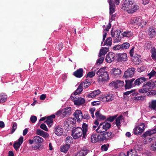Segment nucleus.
I'll return each mask as SVG.
<instances>
[{"label":"nucleus","instance_id":"28","mask_svg":"<svg viewBox=\"0 0 156 156\" xmlns=\"http://www.w3.org/2000/svg\"><path fill=\"white\" fill-rule=\"evenodd\" d=\"M83 69L82 68H80L74 72V75L77 77L80 78L83 76Z\"/></svg>","mask_w":156,"mask_h":156},{"label":"nucleus","instance_id":"45","mask_svg":"<svg viewBox=\"0 0 156 156\" xmlns=\"http://www.w3.org/2000/svg\"><path fill=\"white\" fill-rule=\"evenodd\" d=\"M53 122V119L51 117H48L45 121V123L49 126H51Z\"/></svg>","mask_w":156,"mask_h":156},{"label":"nucleus","instance_id":"8","mask_svg":"<svg viewBox=\"0 0 156 156\" xmlns=\"http://www.w3.org/2000/svg\"><path fill=\"white\" fill-rule=\"evenodd\" d=\"M114 99V97L110 94L104 95L98 98V99L105 103L110 101Z\"/></svg>","mask_w":156,"mask_h":156},{"label":"nucleus","instance_id":"54","mask_svg":"<svg viewBox=\"0 0 156 156\" xmlns=\"http://www.w3.org/2000/svg\"><path fill=\"white\" fill-rule=\"evenodd\" d=\"M95 75V73L94 71L89 72L87 74V77L90 78H92Z\"/></svg>","mask_w":156,"mask_h":156},{"label":"nucleus","instance_id":"2","mask_svg":"<svg viewBox=\"0 0 156 156\" xmlns=\"http://www.w3.org/2000/svg\"><path fill=\"white\" fill-rule=\"evenodd\" d=\"M87 125L83 123L82 129L80 127H77L72 130V135L75 139L81 137L83 135V138H84L87 131Z\"/></svg>","mask_w":156,"mask_h":156},{"label":"nucleus","instance_id":"43","mask_svg":"<svg viewBox=\"0 0 156 156\" xmlns=\"http://www.w3.org/2000/svg\"><path fill=\"white\" fill-rule=\"evenodd\" d=\"M124 37H130L133 35V33L131 31H126L123 32L122 34Z\"/></svg>","mask_w":156,"mask_h":156},{"label":"nucleus","instance_id":"37","mask_svg":"<svg viewBox=\"0 0 156 156\" xmlns=\"http://www.w3.org/2000/svg\"><path fill=\"white\" fill-rule=\"evenodd\" d=\"M123 119V116L121 115L117 117L115 120L116 124L118 127L120 126V121Z\"/></svg>","mask_w":156,"mask_h":156},{"label":"nucleus","instance_id":"57","mask_svg":"<svg viewBox=\"0 0 156 156\" xmlns=\"http://www.w3.org/2000/svg\"><path fill=\"white\" fill-rule=\"evenodd\" d=\"M108 144H104L101 146V150L103 151H106L108 149Z\"/></svg>","mask_w":156,"mask_h":156},{"label":"nucleus","instance_id":"11","mask_svg":"<svg viewBox=\"0 0 156 156\" xmlns=\"http://www.w3.org/2000/svg\"><path fill=\"white\" fill-rule=\"evenodd\" d=\"M121 31L119 30L115 31L114 33L111 32V35L112 37H114V41L115 42H118L120 41L121 39Z\"/></svg>","mask_w":156,"mask_h":156},{"label":"nucleus","instance_id":"9","mask_svg":"<svg viewBox=\"0 0 156 156\" xmlns=\"http://www.w3.org/2000/svg\"><path fill=\"white\" fill-rule=\"evenodd\" d=\"M124 82L119 80H116L111 82L109 84V86L117 89L121 86H124Z\"/></svg>","mask_w":156,"mask_h":156},{"label":"nucleus","instance_id":"16","mask_svg":"<svg viewBox=\"0 0 156 156\" xmlns=\"http://www.w3.org/2000/svg\"><path fill=\"white\" fill-rule=\"evenodd\" d=\"M73 115L78 121H80L83 119V114L80 110H76L74 112Z\"/></svg>","mask_w":156,"mask_h":156},{"label":"nucleus","instance_id":"42","mask_svg":"<svg viewBox=\"0 0 156 156\" xmlns=\"http://www.w3.org/2000/svg\"><path fill=\"white\" fill-rule=\"evenodd\" d=\"M7 96L4 93H2L0 96V103L5 102L7 99Z\"/></svg>","mask_w":156,"mask_h":156},{"label":"nucleus","instance_id":"26","mask_svg":"<svg viewBox=\"0 0 156 156\" xmlns=\"http://www.w3.org/2000/svg\"><path fill=\"white\" fill-rule=\"evenodd\" d=\"M108 51V48L106 47L101 48L98 55L99 57L104 56L105 54Z\"/></svg>","mask_w":156,"mask_h":156},{"label":"nucleus","instance_id":"59","mask_svg":"<svg viewBox=\"0 0 156 156\" xmlns=\"http://www.w3.org/2000/svg\"><path fill=\"white\" fill-rule=\"evenodd\" d=\"M40 128L43 129V130L46 131H48V129L46 126V125L44 124L43 123L40 126Z\"/></svg>","mask_w":156,"mask_h":156},{"label":"nucleus","instance_id":"53","mask_svg":"<svg viewBox=\"0 0 156 156\" xmlns=\"http://www.w3.org/2000/svg\"><path fill=\"white\" fill-rule=\"evenodd\" d=\"M113 49L115 50H119L122 49L121 45H117L114 46L113 48Z\"/></svg>","mask_w":156,"mask_h":156},{"label":"nucleus","instance_id":"18","mask_svg":"<svg viewBox=\"0 0 156 156\" xmlns=\"http://www.w3.org/2000/svg\"><path fill=\"white\" fill-rule=\"evenodd\" d=\"M54 132L58 136L62 135L63 133V130L60 126H58L55 127Z\"/></svg>","mask_w":156,"mask_h":156},{"label":"nucleus","instance_id":"32","mask_svg":"<svg viewBox=\"0 0 156 156\" xmlns=\"http://www.w3.org/2000/svg\"><path fill=\"white\" fill-rule=\"evenodd\" d=\"M153 46L152 43L150 41H146L145 42L144 47L147 50L152 48Z\"/></svg>","mask_w":156,"mask_h":156},{"label":"nucleus","instance_id":"58","mask_svg":"<svg viewBox=\"0 0 156 156\" xmlns=\"http://www.w3.org/2000/svg\"><path fill=\"white\" fill-rule=\"evenodd\" d=\"M142 147L140 145L137 144L135 145L134 147V148L133 150H135L136 151V150L140 151L141 150Z\"/></svg>","mask_w":156,"mask_h":156},{"label":"nucleus","instance_id":"12","mask_svg":"<svg viewBox=\"0 0 156 156\" xmlns=\"http://www.w3.org/2000/svg\"><path fill=\"white\" fill-rule=\"evenodd\" d=\"M110 72L111 75L116 78L119 76L122 73L121 70L118 68H113L111 69Z\"/></svg>","mask_w":156,"mask_h":156},{"label":"nucleus","instance_id":"13","mask_svg":"<svg viewBox=\"0 0 156 156\" xmlns=\"http://www.w3.org/2000/svg\"><path fill=\"white\" fill-rule=\"evenodd\" d=\"M130 23L133 24H137L140 26L142 23V18L140 17H132L130 21Z\"/></svg>","mask_w":156,"mask_h":156},{"label":"nucleus","instance_id":"10","mask_svg":"<svg viewBox=\"0 0 156 156\" xmlns=\"http://www.w3.org/2000/svg\"><path fill=\"white\" fill-rule=\"evenodd\" d=\"M135 70V69L133 67L128 69L124 72L123 76L126 78L132 77L134 75Z\"/></svg>","mask_w":156,"mask_h":156},{"label":"nucleus","instance_id":"35","mask_svg":"<svg viewBox=\"0 0 156 156\" xmlns=\"http://www.w3.org/2000/svg\"><path fill=\"white\" fill-rule=\"evenodd\" d=\"M95 115L96 118L98 119H105V116L101 114L99 111H98L95 113Z\"/></svg>","mask_w":156,"mask_h":156},{"label":"nucleus","instance_id":"39","mask_svg":"<svg viewBox=\"0 0 156 156\" xmlns=\"http://www.w3.org/2000/svg\"><path fill=\"white\" fill-rule=\"evenodd\" d=\"M151 57L154 60H156V49L154 48L151 50Z\"/></svg>","mask_w":156,"mask_h":156},{"label":"nucleus","instance_id":"41","mask_svg":"<svg viewBox=\"0 0 156 156\" xmlns=\"http://www.w3.org/2000/svg\"><path fill=\"white\" fill-rule=\"evenodd\" d=\"M127 154L128 156H138L135 150L133 149H131L130 151H127Z\"/></svg>","mask_w":156,"mask_h":156},{"label":"nucleus","instance_id":"15","mask_svg":"<svg viewBox=\"0 0 156 156\" xmlns=\"http://www.w3.org/2000/svg\"><path fill=\"white\" fill-rule=\"evenodd\" d=\"M23 137L21 136L18 140V141H16L13 144V147L17 151L22 144L23 141Z\"/></svg>","mask_w":156,"mask_h":156},{"label":"nucleus","instance_id":"50","mask_svg":"<svg viewBox=\"0 0 156 156\" xmlns=\"http://www.w3.org/2000/svg\"><path fill=\"white\" fill-rule=\"evenodd\" d=\"M156 73V72L154 70H153L151 71L147 75L148 76H149V79H150L151 77L154 76Z\"/></svg>","mask_w":156,"mask_h":156},{"label":"nucleus","instance_id":"14","mask_svg":"<svg viewBox=\"0 0 156 156\" xmlns=\"http://www.w3.org/2000/svg\"><path fill=\"white\" fill-rule=\"evenodd\" d=\"M147 78H146L144 77L139 78L134 81V83L133 84V86L135 87L136 86H139L144 82H145L147 81Z\"/></svg>","mask_w":156,"mask_h":156},{"label":"nucleus","instance_id":"48","mask_svg":"<svg viewBox=\"0 0 156 156\" xmlns=\"http://www.w3.org/2000/svg\"><path fill=\"white\" fill-rule=\"evenodd\" d=\"M122 49H126L129 48L130 46L128 42H125L123 43L121 45Z\"/></svg>","mask_w":156,"mask_h":156},{"label":"nucleus","instance_id":"17","mask_svg":"<svg viewBox=\"0 0 156 156\" xmlns=\"http://www.w3.org/2000/svg\"><path fill=\"white\" fill-rule=\"evenodd\" d=\"M115 54L112 52H110L106 55L105 60L108 63H111L115 59Z\"/></svg>","mask_w":156,"mask_h":156},{"label":"nucleus","instance_id":"22","mask_svg":"<svg viewBox=\"0 0 156 156\" xmlns=\"http://www.w3.org/2000/svg\"><path fill=\"white\" fill-rule=\"evenodd\" d=\"M85 99L81 97H78L74 101V104L75 105H80L84 103Z\"/></svg>","mask_w":156,"mask_h":156},{"label":"nucleus","instance_id":"55","mask_svg":"<svg viewBox=\"0 0 156 156\" xmlns=\"http://www.w3.org/2000/svg\"><path fill=\"white\" fill-rule=\"evenodd\" d=\"M95 111V108H91L89 110V111L91 114V116L93 118H94V112Z\"/></svg>","mask_w":156,"mask_h":156},{"label":"nucleus","instance_id":"61","mask_svg":"<svg viewBox=\"0 0 156 156\" xmlns=\"http://www.w3.org/2000/svg\"><path fill=\"white\" fill-rule=\"evenodd\" d=\"M151 149L152 150L156 151V142H154L151 146Z\"/></svg>","mask_w":156,"mask_h":156},{"label":"nucleus","instance_id":"40","mask_svg":"<svg viewBox=\"0 0 156 156\" xmlns=\"http://www.w3.org/2000/svg\"><path fill=\"white\" fill-rule=\"evenodd\" d=\"M98 135L97 136L94 134H92L91 136V142L93 143H95L98 141L99 140V139L98 138Z\"/></svg>","mask_w":156,"mask_h":156},{"label":"nucleus","instance_id":"62","mask_svg":"<svg viewBox=\"0 0 156 156\" xmlns=\"http://www.w3.org/2000/svg\"><path fill=\"white\" fill-rule=\"evenodd\" d=\"M116 117L115 116H114L109 117L108 119V120L110 122H112Z\"/></svg>","mask_w":156,"mask_h":156},{"label":"nucleus","instance_id":"64","mask_svg":"<svg viewBox=\"0 0 156 156\" xmlns=\"http://www.w3.org/2000/svg\"><path fill=\"white\" fill-rule=\"evenodd\" d=\"M89 117V115L87 113L85 114L83 116V119H88Z\"/></svg>","mask_w":156,"mask_h":156},{"label":"nucleus","instance_id":"33","mask_svg":"<svg viewBox=\"0 0 156 156\" xmlns=\"http://www.w3.org/2000/svg\"><path fill=\"white\" fill-rule=\"evenodd\" d=\"M34 141L36 144H41L43 142V139L39 136H36L34 137Z\"/></svg>","mask_w":156,"mask_h":156},{"label":"nucleus","instance_id":"30","mask_svg":"<svg viewBox=\"0 0 156 156\" xmlns=\"http://www.w3.org/2000/svg\"><path fill=\"white\" fill-rule=\"evenodd\" d=\"M134 80V79H133L129 80H126V84L125 85L126 89L130 88L132 87H134L133 86V83Z\"/></svg>","mask_w":156,"mask_h":156},{"label":"nucleus","instance_id":"21","mask_svg":"<svg viewBox=\"0 0 156 156\" xmlns=\"http://www.w3.org/2000/svg\"><path fill=\"white\" fill-rule=\"evenodd\" d=\"M62 115L64 116L69 115L72 113L71 108L68 107L62 110Z\"/></svg>","mask_w":156,"mask_h":156},{"label":"nucleus","instance_id":"24","mask_svg":"<svg viewBox=\"0 0 156 156\" xmlns=\"http://www.w3.org/2000/svg\"><path fill=\"white\" fill-rule=\"evenodd\" d=\"M148 34L150 37L153 38L156 34V32L154 28L152 27H151L148 29Z\"/></svg>","mask_w":156,"mask_h":156},{"label":"nucleus","instance_id":"38","mask_svg":"<svg viewBox=\"0 0 156 156\" xmlns=\"http://www.w3.org/2000/svg\"><path fill=\"white\" fill-rule=\"evenodd\" d=\"M112 44V39L110 37H108L104 43V45L111 46Z\"/></svg>","mask_w":156,"mask_h":156},{"label":"nucleus","instance_id":"60","mask_svg":"<svg viewBox=\"0 0 156 156\" xmlns=\"http://www.w3.org/2000/svg\"><path fill=\"white\" fill-rule=\"evenodd\" d=\"M111 27V24L109 23H108V25L107 26L106 28L104 29L103 32L104 33H107V32L108 31L109 29H110Z\"/></svg>","mask_w":156,"mask_h":156},{"label":"nucleus","instance_id":"36","mask_svg":"<svg viewBox=\"0 0 156 156\" xmlns=\"http://www.w3.org/2000/svg\"><path fill=\"white\" fill-rule=\"evenodd\" d=\"M105 131H106L111 126V125L109 123L105 122L101 123Z\"/></svg>","mask_w":156,"mask_h":156},{"label":"nucleus","instance_id":"1","mask_svg":"<svg viewBox=\"0 0 156 156\" xmlns=\"http://www.w3.org/2000/svg\"><path fill=\"white\" fill-rule=\"evenodd\" d=\"M139 8L133 0H125L122 5V9L128 13H132L139 9Z\"/></svg>","mask_w":156,"mask_h":156},{"label":"nucleus","instance_id":"44","mask_svg":"<svg viewBox=\"0 0 156 156\" xmlns=\"http://www.w3.org/2000/svg\"><path fill=\"white\" fill-rule=\"evenodd\" d=\"M119 60L121 61H125L127 60V55L126 54L124 53L121 55L119 57Z\"/></svg>","mask_w":156,"mask_h":156},{"label":"nucleus","instance_id":"19","mask_svg":"<svg viewBox=\"0 0 156 156\" xmlns=\"http://www.w3.org/2000/svg\"><path fill=\"white\" fill-rule=\"evenodd\" d=\"M101 93L99 89L94 90L92 92L88 94L87 97L89 98H94L97 96L99 95Z\"/></svg>","mask_w":156,"mask_h":156},{"label":"nucleus","instance_id":"6","mask_svg":"<svg viewBox=\"0 0 156 156\" xmlns=\"http://www.w3.org/2000/svg\"><path fill=\"white\" fill-rule=\"evenodd\" d=\"M145 128L144 124L141 123L134 129V133L137 135H140L144 132Z\"/></svg>","mask_w":156,"mask_h":156},{"label":"nucleus","instance_id":"49","mask_svg":"<svg viewBox=\"0 0 156 156\" xmlns=\"http://www.w3.org/2000/svg\"><path fill=\"white\" fill-rule=\"evenodd\" d=\"M17 128V125L16 123L14 122L12 124L11 133H13Z\"/></svg>","mask_w":156,"mask_h":156},{"label":"nucleus","instance_id":"5","mask_svg":"<svg viewBox=\"0 0 156 156\" xmlns=\"http://www.w3.org/2000/svg\"><path fill=\"white\" fill-rule=\"evenodd\" d=\"M91 84V82H90L88 81L87 80H85V82L83 83H81L78 86L77 90L74 92V94H80L83 90V88L86 89Z\"/></svg>","mask_w":156,"mask_h":156},{"label":"nucleus","instance_id":"63","mask_svg":"<svg viewBox=\"0 0 156 156\" xmlns=\"http://www.w3.org/2000/svg\"><path fill=\"white\" fill-rule=\"evenodd\" d=\"M100 102L99 101H94L91 103V104L93 106L98 105H100Z\"/></svg>","mask_w":156,"mask_h":156},{"label":"nucleus","instance_id":"31","mask_svg":"<svg viewBox=\"0 0 156 156\" xmlns=\"http://www.w3.org/2000/svg\"><path fill=\"white\" fill-rule=\"evenodd\" d=\"M70 147V145L69 144H65L62 145L60 147L61 151L62 152L66 153Z\"/></svg>","mask_w":156,"mask_h":156},{"label":"nucleus","instance_id":"4","mask_svg":"<svg viewBox=\"0 0 156 156\" xmlns=\"http://www.w3.org/2000/svg\"><path fill=\"white\" fill-rule=\"evenodd\" d=\"M154 86L155 84L154 82L152 81L147 82L144 85L142 89H140L139 92L141 93H146L153 89Z\"/></svg>","mask_w":156,"mask_h":156},{"label":"nucleus","instance_id":"20","mask_svg":"<svg viewBox=\"0 0 156 156\" xmlns=\"http://www.w3.org/2000/svg\"><path fill=\"white\" fill-rule=\"evenodd\" d=\"M36 134L40 136H41L44 138H46L48 137L49 135L46 132H44L40 129H37L36 131Z\"/></svg>","mask_w":156,"mask_h":156},{"label":"nucleus","instance_id":"52","mask_svg":"<svg viewBox=\"0 0 156 156\" xmlns=\"http://www.w3.org/2000/svg\"><path fill=\"white\" fill-rule=\"evenodd\" d=\"M100 58L98 59L97 62L98 65H100L102 63L104 59V56L100 57Z\"/></svg>","mask_w":156,"mask_h":156},{"label":"nucleus","instance_id":"23","mask_svg":"<svg viewBox=\"0 0 156 156\" xmlns=\"http://www.w3.org/2000/svg\"><path fill=\"white\" fill-rule=\"evenodd\" d=\"M149 107L151 110L156 111V100H152L150 102Z\"/></svg>","mask_w":156,"mask_h":156},{"label":"nucleus","instance_id":"29","mask_svg":"<svg viewBox=\"0 0 156 156\" xmlns=\"http://www.w3.org/2000/svg\"><path fill=\"white\" fill-rule=\"evenodd\" d=\"M88 152V151L86 149H81L77 154L76 156H85Z\"/></svg>","mask_w":156,"mask_h":156},{"label":"nucleus","instance_id":"51","mask_svg":"<svg viewBox=\"0 0 156 156\" xmlns=\"http://www.w3.org/2000/svg\"><path fill=\"white\" fill-rule=\"evenodd\" d=\"M135 90H133L130 91H127L126 92L124 93V94L125 95H127L130 94L132 93H133V94L134 95H137V94L136 93H133L135 91Z\"/></svg>","mask_w":156,"mask_h":156},{"label":"nucleus","instance_id":"56","mask_svg":"<svg viewBox=\"0 0 156 156\" xmlns=\"http://www.w3.org/2000/svg\"><path fill=\"white\" fill-rule=\"evenodd\" d=\"M37 120V117L35 116H32L30 118V120L32 123H35Z\"/></svg>","mask_w":156,"mask_h":156},{"label":"nucleus","instance_id":"25","mask_svg":"<svg viewBox=\"0 0 156 156\" xmlns=\"http://www.w3.org/2000/svg\"><path fill=\"white\" fill-rule=\"evenodd\" d=\"M155 133H156V128L154 129L149 130L146 132L144 134L143 136L144 137H147Z\"/></svg>","mask_w":156,"mask_h":156},{"label":"nucleus","instance_id":"7","mask_svg":"<svg viewBox=\"0 0 156 156\" xmlns=\"http://www.w3.org/2000/svg\"><path fill=\"white\" fill-rule=\"evenodd\" d=\"M113 135L111 132L105 131L98 135V138L100 141L108 140L112 137Z\"/></svg>","mask_w":156,"mask_h":156},{"label":"nucleus","instance_id":"47","mask_svg":"<svg viewBox=\"0 0 156 156\" xmlns=\"http://www.w3.org/2000/svg\"><path fill=\"white\" fill-rule=\"evenodd\" d=\"M72 140V137L70 136H68L66 137V139L65 141L66 144H69L70 145Z\"/></svg>","mask_w":156,"mask_h":156},{"label":"nucleus","instance_id":"27","mask_svg":"<svg viewBox=\"0 0 156 156\" xmlns=\"http://www.w3.org/2000/svg\"><path fill=\"white\" fill-rule=\"evenodd\" d=\"M112 0H109L108 1V2L109 3L110 6V13L111 15L113 14L115 11V5L112 3Z\"/></svg>","mask_w":156,"mask_h":156},{"label":"nucleus","instance_id":"3","mask_svg":"<svg viewBox=\"0 0 156 156\" xmlns=\"http://www.w3.org/2000/svg\"><path fill=\"white\" fill-rule=\"evenodd\" d=\"M96 74L99 76L98 79L99 82L107 81L109 79L108 73L105 70V68L100 69L96 73Z\"/></svg>","mask_w":156,"mask_h":156},{"label":"nucleus","instance_id":"34","mask_svg":"<svg viewBox=\"0 0 156 156\" xmlns=\"http://www.w3.org/2000/svg\"><path fill=\"white\" fill-rule=\"evenodd\" d=\"M96 131L98 133L101 134L105 131V130L103 126L101 123L96 129Z\"/></svg>","mask_w":156,"mask_h":156},{"label":"nucleus","instance_id":"46","mask_svg":"<svg viewBox=\"0 0 156 156\" xmlns=\"http://www.w3.org/2000/svg\"><path fill=\"white\" fill-rule=\"evenodd\" d=\"M67 122L70 124V126H71V124H75L76 122V120L74 118H69L67 119Z\"/></svg>","mask_w":156,"mask_h":156}]
</instances>
